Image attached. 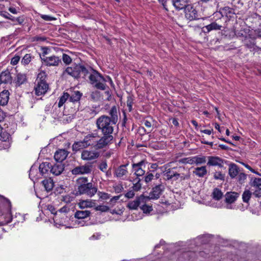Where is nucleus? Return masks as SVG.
Segmentation results:
<instances>
[{
  "instance_id": "1",
  "label": "nucleus",
  "mask_w": 261,
  "mask_h": 261,
  "mask_svg": "<svg viewBox=\"0 0 261 261\" xmlns=\"http://www.w3.org/2000/svg\"><path fill=\"white\" fill-rule=\"evenodd\" d=\"M116 123L109 119V116L101 115L96 121V125L98 129L100 130L103 135L100 139L97 141L95 144L96 148L102 149L109 145L112 143L113 136L112 134L114 131V125Z\"/></svg>"
},
{
  "instance_id": "2",
  "label": "nucleus",
  "mask_w": 261,
  "mask_h": 261,
  "mask_svg": "<svg viewBox=\"0 0 261 261\" xmlns=\"http://www.w3.org/2000/svg\"><path fill=\"white\" fill-rule=\"evenodd\" d=\"M77 194L93 197L97 192V188L86 177H81L76 179Z\"/></svg>"
},
{
  "instance_id": "3",
  "label": "nucleus",
  "mask_w": 261,
  "mask_h": 261,
  "mask_svg": "<svg viewBox=\"0 0 261 261\" xmlns=\"http://www.w3.org/2000/svg\"><path fill=\"white\" fill-rule=\"evenodd\" d=\"M163 176L167 180L173 179L174 180L180 181L189 179L190 176V172L183 167H176L166 170Z\"/></svg>"
},
{
  "instance_id": "4",
  "label": "nucleus",
  "mask_w": 261,
  "mask_h": 261,
  "mask_svg": "<svg viewBox=\"0 0 261 261\" xmlns=\"http://www.w3.org/2000/svg\"><path fill=\"white\" fill-rule=\"evenodd\" d=\"M89 73L88 67L81 64H74L67 67L63 72L62 76L70 75L75 79L83 78L85 79Z\"/></svg>"
},
{
  "instance_id": "5",
  "label": "nucleus",
  "mask_w": 261,
  "mask_h": 261,
  "mask_svg": "<svg viewBox=\"0 0 261 261\" xmlns=\"http://www.w3.org/2000/svg\"><path fill=\"white\" fill-rule=\"evenodd\" d=\"M11 204L9 200L0 196V220L6 223L12 221Z\"/></svg>"
},
{
  "instance_id": "6",
  "label": "nucleus",
  "mask_w": 261,
  "mask_h": 261,
  "mask_svg": "<svg viewBox=\"0 0 261 261\" xmlns=\"http://www.w3.org/2000/svg\"><path fill=\"white\" fill-rule=\"evenodd\" d=\"M89 69L88 75L90 83L96 89L105 90L106 89L107 79L100 74L97 71L94 70L91 67H88Z\"/></svg>"
},
{
  "instance_id": "7",
  "label": "nucleus",
  "mask_w": 261,
  "mask_h": 261,
  "mask_svg": "<svg viewBox=\"0 0 261 261\" xmlns=\"http://www.w3.org/2000/svg\"><path fill=\"white\" fill-rule=\"evenodd\" d=\"M185 15L186 18L189 21L198 20L201 18L196 9L192 5H189L186 7Z\"/></svg>"
},
{
  "instance_id": "8",
  "label": "nucleus",
  "mask_w": 261,
  "mask_h": 261,
  "mask_svg": "<svg viewBox=\"0 0 261 261\" xmlns=\"http://www.w3.org/2000/svg\"><path fill=\"white\" fill-rule=\"evenodd\" d=\"M95 148H96L95 147ZM96 149H84L82 151L81 159L84 161H92L98 158L100 153Z\"/></svg>"
},
{
  "instance_id": "9",
  "label": "nucleus",
  "mask_w": 261,
  "mask_h": 261,
  "mask_svg": "<svg viewBox=\"0 0 261 261\" xmlns=\"http://www.w3.org/2000/svg\"><path fill=\"white\" fill-rule=\"evenodd\" d=\"M92 165L88 163L75 167L71 172L73 175H77L90 174L92 172Z\"/></svg>"
},
{
  "instance_id": "10",
  "label": "nucleus",
  "mask_w": 261,
  "mask_h": 261,
  "mask_svg": "<svg viewBox=\"0 0 261 261\" xmlns=\"http://www.w3.org/2000/svg\"><path fill=\"white\" fill-rule=\"evenodd\" d=\"M224 22L222 19H218L203 28V31L205 33H208L212 31H217L221 30L223 27Z\"/></svg>"
},
{
  "instance_id": "11",
  "label": "nucleus",
  "mask_w": 261,
  "mask_h": 261,
  "mask_svg": "<svg viewBox=\"0 0 261 261\" xmlns=\"http://www.w3.org/2000/svg\"><path fill=\"white\" fill-rule=\"evenodd\" d=\"M146 160H143L137 163L132 164V168L135 172V174L137 176H142L145 173V166L147 164Z\"/></svg>"
},
{
  "instance_id": "12",
  "label": "nucleus",
  "mask_w": 261,
  "mask_h": 261,
  "mask_svg": "<svg viewBox=\"0 0 261 261\" xmlns=\"http://www.w3.org/2000/svg\"><path fill=\"white\" fill-rule=\"evenodd\" d=\"M128 164L121 165L115 169L114 174L118 178L125 179L128 173L127 167Z\"/></svg>"
},
{
  "instance_id": "13",
  "label": "nucleus",
  "mask_w": 261,
  "mask_h": 261,
  "mask_svg": "<svg viewBox=\"0 0 261 261\" xmlns=\"http://www.w3.org/2000/svg\"><path fill=\"white\" fill-rule=\"evenodd\" d=\"M244 45L250 49V51H261V47L255 45L254 39L252 38L249 35L246 36L243 40Z\"/></svg>"
},
{
  "instance_id": "14",
  "label": "nucleus",
  "mask_w": 261,
  "mask_h": 261,
  "mask_svg": "<svg viewBox=\"0 0 261 261\" xmlns=\"http://www.w3.org/2000/svg\"><path fill=\"white\" fill-rule=\"evenodd\" d=\"M207 165L208 166H218L222 168L224 165V160L217 156H208Z\"/></svg>"
},
{
  "instance_id": "15",
  "label": "nucleus",
  "mask_w": 261,
  "mask_h": 261,
  "mask_svg": "<svg viewBox=\"0 0 261 261\" xmlns=\"http://www.w3.org/2000/svg\"><path fill=\"white\" fill-rule=\"evenodd\" d=\"M219 13L221 15V17L220 18L222 19L224 22L226 21V19L224 16L226 18H232L235 14L234 10L229 7H224L221 8Z\"/></svg>"
},
{
  "instance_id": "16",
  "label": "nucleus",
  "mask_w": 261,
  "mask_h": 261,
  "mask_svg": "<svg viewBox=\"0 0 261 261\" xmlns=\"http://www.w3.org/2000/svg\"><path fill=\"white\" fill-rule=\"evenodd\" d=\"M48 89V85L47 83H36L34 88L35 94L40 96L45 94Z\"/></svg>"
},
{
  "instance_id": "17",
  "label": "nucleus",
  "mask_w": 261,
  "mask_h": 261,
  "mask_svg": "<svg viewBox=\"0 0 261 261\" xmlns=\"http://www.w3.org/2000/svg\"><path fill=\"white\" fill-rule=\"evenodd\" d=\"M41 59L43 61L45 65L48 66H58L60 63H61V59L59 57L55 56L46 57L45 58H41Z\"/></svg>"
},
{
  "instance_id": "18",
  "label": "nucleus",
  "mask_w": 261,
  "mask_h": 261,
  "mask_svg": "<svg viewBox=\"0 0 261 261\" xmlns=\"http://www.w3.org/2000/svg\"><path fill=\"white\" fill-rule=\"evenodd\" d=\"M145 197L143 196L138 197L135 200L129 201L127 207L130 210H137L139 206L140 207L142 203H145Z\"/></svg>"
},
{
  "instance_id": "19",
  "label": "nucleus",
  "mask_w": 261,
  "mask_h": 261,
  "mask_svg": "<svg viewBox=\"0 0 261 261\" xmlns=\"http://www.w3.org/2000/svg\"><path fill=\"white\" fill-rule=\"evenodd\" d=\"M0 80L2 84H11L12 82V77L8 70L2 71L0 74Z\"/></svg>"
},
{
  "instance_id": "20",
  "label": "nucleus",
  "mask_w": 261,
  "mask_h": 261,
  "mask_svg": "<svg viewBox=\"0 0 261 261\" xmlns=\"http://www.w3.org/2000/svg\"><path fill=\"white\" fill-rule=\"evenodd\" d=\"M64 170V165L62 163L58 162L51 164L50 172L55 175H59L61 174Z\"/></svg>"
},
{
  "instance_id": "21",
  "label": "nucleus",
  "mask_w": 261,
  "mask_h": 261,
  "mask_svg": "<svg viewBox=\"0 0 261 261\" xmlns=\"http://www.w3.org/2000/svg\"><path fill=\"white\" fill-rule=\"evenodd\" d=\"M163 186L159 185L152 188L151 192L149 194V198L152 199H158L163 191Z\"/></svg>"
},
{
  "instance_id": "22",
  "label": "nucleus",
  "mask_w": 261,
  "mask_h": 261,
  "mask_svg": "<svg viewBox=\"0 0 261 261\" xmlns=\"http://www.w3.org/2000/svg\"><path fill=\"white\" fill-rule=\"evenodd\" d=\"M98 137L97 133L89 134L84 137L83 139L84 142L85 143L88 147L89 146L94 145L95 143H97V141H96L95 139Z\"/></svg>"
},
{
  "instance_id": "23",
  "label": "nucleus",
  "mask_w": 261,
  "mask_h": 261,
  "mask_svg": "<svg viewBox=\"0 0 261 261\" xmlns=\"http://www.w3.org/2000/svg\"><path fill=\"white\" fill-rule=\"evenodd\" d=\"M68 154V152L65 149H59L56 151L54 159L57 162L62 163L66 159Z\"/></svg>"
},
{
  "instance_id": "24",
  "label": "nucleus",
  "mask_w": 261,
  "mask_h": 261,
  "mask_svg": "<svg viewBox=\"0 0 261 261\" xmlns=\"http://www.w3.org/2000/svg\"><path fill=\"white\" fill-rule=\"evenodd\" d=\"M77 205L81 209L94 207L95 206V200L91 199L80 200Z\"/></svg>"
},
{
  "instance_id": "25",
  "label": "nucleus",
  "mask_w": 261,
  "mask_h": 261,
  "mask_svg": "<svg viewBox=\"0 0 261 261\" xmlns=\"http://www.w3.org/2000/svg\"><path fill=\"white\" fill-rule=\"evenodd\" d=\"M109 119L115 123H117L118 120L119 111L116 106H113L109 111Z\"/></svg>"
},
{
  "instance_id": "26",
  "label": "nucleus",
  "mask_w": 261,
  "mask_h": 261,
  "mask_svg": "<svg viewBox=\"0 0 261 261\" xmlns=\"http://www.w3.org/2000/svg\"><path fill=\"white\" fill-rule=\"evenodd\" d=\"M44 190L47 192H50L55 186V183L51 178H45L41 181Z\"/></svg>"
},
{
  "instance_id": "27",
  "label": "nucleus",
  "mask_w": 261,
  "mask_h": 261,
  "mask_svg": "<svg viewBox=\"0 0 261 261\" xmlns=\"http://www.w3.org/2000/svg\"><path fill=\"white\" fill-rule=\"evenodd\" d=\"M51 167V163L47 162H43L39 166V172L42 176H45L46 174H48V171H50Z\"/></svg>"
},
{
  "instance_id": "28",
  "label": "nucleus",
  "mask_w": 261,
  "mask_h": 261,
  "mask_svg": "<svg viewBox=\"0 0 261 261\" xmlns=\"http://www.w3.org/2000/svg\"><path fill=\"white\" fill-rule=\"evenodd\" d=\"M239 196V194L237 192H227L225 195L226 203L228 204H231L234 202Z\"/></svg>"
},
{
  "instance_id": "29",
  "label": "nucleus",
  "mask_w": 261,
  "mask_h": 261,
  "mask_svg": "<svg viewBox=\"0 0 261 261\" xmlns=\"http://www.w3.org/2000/svg\"><path fill=\"white\" fill-rule=\"evenodd\" d=\"M189 0H172V3L176 10H182L185 9L189 4H188Z\"/></svg>"
},
{
  "instance_id": "30",
  "label": "nucleus",
  "mask_w": 261,
  "mask_h": 261,
  "mask_svg": "<svg viewBox=\"0 0 261 261\" xmlns=\"http://www.w3.org/2000/svg\"><path fill=\"white\" fill-rule=\"evenodd\" d=\"M10 93L8 90H4L0 93V105L4 106L7 105L9 99Z\"/></svg>"
},
{
  "instance_id": "31",
  "label": "nucleus",
  "mask_w": 261,
  "mask_h": 261,
  "mask_svg": "<svg viewBox=\"0 0 261 261\" xmlns=\"http://www.w3.org/2000/svg\"><path fill=\"white\" fill-rule=\"evenodd\" d=\"M239 168L235 164H231L229 167L228 173L231 178H234L239 174Z\"/></svg>"
},
{
  "instance_id": "32",
  "label": "nucleus",
  "mask_w": 261,
  "mask_h": 261,
  "mask_svg": "<svg viewBox=\"0 0 261 261\" xmlns=\"http://www.w3.org/2000/svg\"><path fill=\"white\" fill-rule=\"evenodd\" d=\"M91 214L89 211H77L74 214L75 218L78 219H85L88 217Z\"/></svg>"
},
{
  "instance_id": "33",
  "label": "nucleus",
  "mask_w": 261,
  "mask_h": 261,
  "mask_svg": "<svg viewBox=\"0 0 261 261\" xmlns=\"http://www.w3.org/2000/svg\"><path fill=\"white\" fill-rule=\"evenodd\" d=\"M207 170L205 166L197 167L193 171L194 174L199 177H203L207 174Z\"/></svg>"
},
{
  "instance_id": "34",
  "label": "nucleus",
  "mask_w": 261,
  "mask_h": 261,
  "mask_svg": "<svg viewBox=\"0 0 261 261\" xmlns=\"http://www.w3.org/2000/svg\"><path fill=\"white\" fill-rule=\"evenodd\" d=\"M82 95L79 91H74L71 95L69 94V100L72 102H77L80 100Z\"/></svg>"
},
{
  "instance_id": "35",
  "label": "nucleus",
  "mask_w": 261,
  "mask_h": 261,
  "mask_svg": "<svg viewBox=\"0 0 261 261\" xmlns=\"http://www.w3.org/2000/svg\"><path fill=\"white\" fill-rule=\"evenodd\" d=\"M87 147L84 142V140L81 141L76 142L72 145V150L73 151L77 152L81 149L86 148Z\"/></svg>"
},
{
  "instance_id": "36",
  "label": "nucleus",
  "mask_w": 261,
  "mask_h": 261,
  "mask_svg": "<svg viewBox=\"0 0 261 261\" xmlns=\"http://www.w3.org/2000/svg\"><path fill=\"white\" fill-rule=\"evenodd\" d=\"M15 81L16 85L19 86L27 81V76L25 74L18 73L16 75Z\"/></svg>"
},
{
  "instance_id": "37",
  "label": "nucleus",
  "mask_w": 261,
  "mask_h": 261,
  "mask_svg": "<svg viewBox=\"0 0 261 261\" xmlns=\"http://www.w3.org/2000/svg\"><path fill=\"white\" fill-rule=\"evenodd\" d=\"M69 98V94L67 92H64L63 95L59 98L58 107L61 108Z\"/></svg>"
},
{
  "instance_id": "38",
  "label": "nucleus",
  "mask_w": 261,
  "mask_h": 261,
  "mask_svg": "<svg viewBox=\"0 0 261 261\" xmlns=\"http://www.w3.org/2000/svg\"><path fill=\"white\" fill-rule=\"evenodd\" d=\"M135 97L133 95L129 94L127 97L126 105L128 108V112L133 110V105L134 103Z\"/></svg>"
},
{
  "instance_id": "39",
  "label": "nucleus",
  "mask_w": 261,
  "mask_h": 261,
  "mask_svg": "<svg viewBox=\"0 0 261 261\" xmlns=\"http://www.w3.org/2000/svg\"><path fill=\"white\" fill-rule=\"evenodd\" d=\"M251 185L255 188L261 190V178H252L251 179Z\"/></svg>"
},
{
  "instance_id": "40",
  "label": "nucleus",
  "mask_w": 261,
  "mask_h": 261,
  "mask_svg": "<svg viewBox=\"0 0 261 261\" xmlns=\"http://www.w3.org/2000/svg\"><path fill=\"white\" fill-rule=\"evenodd\" d=\"M212 196L214 199L219 200L223 196V193L219 189L215 188L212 193Z\"/></svg>"
},
{
  "instance_id": "41",
  "label": "nucleus",
  "mask_w": 261,
  "mask_h": 261,
  "mask_svg": "<svg viewBox=\"0 0 261 261\" xmlns=\"http://www.w3.org/2000/svg\"><path fill=\"white\" fill-rule=\"evenodd\" d=\"M194 159V164L196 165H200L202 164H204L206 161V156H193Z\"/></svg>"
},
{
  "instance_id": "42",
  "label": "nucleus",
  "mask_w": 261,
  "mask_h": 261,
  "mask_svg": "<svg viewBox=\"0 0 261 261\" xmlns=\"http://www.w3.org/2000/svg\"><path fill=\"white\" fill-rule=\"evenodd\" d=\"M46 75H47L45 72L43 71H41V72H40L38 74L37 78L36 80V83H46L45 80Z\"/></svg>"
},
{
  "instance_id": "43",
  "label": "nucleus",
  "mask_w": 261,
  "mask_h": 261,
  "mask_svg": "<svg viewBox=\"0 0 261 261\" xmlns=\"http://www.w3.org/2000/svg\"><path fill=\"white\" fill-rule=\"evenodd\" d=\"M94 208L95 211H99L100 212H108L110 210L108 206L105 205H96V203L95 206H94Z\"/></svg>"
},
{
  "instance_id": "44",
  "label": "nucleus",
  "mask_w": 261,
  "mask_h": 261,
  "mask_svg": "<svg viewBox=\"0 0 261 261\" xmlns=\"http://www.w3.org/2000/svg\"><path fill=\"white\" fill-rule=\"evenodd\" d=\"M32 56L30 54H25L21 60V63L23 65L29 64L32 60Z\"/></svg>"
},
{
  "instance_id": "45",
  "label": "nucleus",
  "mask_w": 261,
  "mask_h": 261,
  "mask_svg": "<svg viewBox=\"0 0 261 261\" xmlns=\"http://www.w3.org/2000/svg\"><path fill=\"white\" fill-rule=\"evenodd\" d=\"M252 193L249 190H245L242 195L243 201L244 202H248L251 197Z\"/></svg>"
},
{
  "instance_id": "46",
  "label": "nucleus",
  "mask_w": 261,
  "mask_h": 261,
  "mask_svg": "<svg viewBox=\"0 0 261 261\" xmlns=\"http://www.w3.org/2000/svg\"><path fill=\"white\" fill-rule=\"evenodd\" d=\"M140 208L143 211V213L145 214H149L152 211L151 206L147 205L144 203H142L141 205L140 206Z\"/></svg>"
},
{
  "instance_id": "47",
  "label": "nucleus",
  "mask_w": 261,
  "mask_h": 261,
  "mask_svg": "<svg viewBox=\"0 0 261 261\" xmlns=\"http://www.w3.org/2000/svg\"><path fill=\"white\" fill-rule=\"evenodd\" d=\"M10 20L14 22H17L18 24L21 25L24 22L25 18L23 15L18 17L17 18H15L12 16V17L10 18Z\"/></svg>"
},
{
  "instance_id": "48",
  "label": "nucleus",
  "mask_w": 261,
  "mask_h": 261,
  "mask_svg": "<svg viewBox=\"0 0 261 261\" xmlns=\"http://www.w3.org/2000/svg\"><path fill=\"white\" fill-rule=\"evenodd\" d=\"M179 163L182 164H194L193 157L185 158L178 160Z\"/></svg>"
},
{
  "instance_id": "49",
  "label": "nucleus",
  "mask_w": 261,
  "mask_h": 261,
  "mask_svg": "<svg viewBox=\"0 0 261 261\" xmlns=\"http://www.w3.org/2000/svg\"><path fill=\"white\" fill-rule=\"evenodd\" d=\"M97 195L99 196V199H101L102 200H107L110 197V194L103 192H97Z\"/></svg>"
},
{
  "instance_id": "50",
  "label": "nucleus",
  "mask_w": 261,
  "mask_h": 261,
  "mask_svg": "<svg viewBox=\"0 0 261 261\" xmlns=\"http://www.w3.org/2000/svg\"><path fill=\"white\" fill-rule=\"evenodd\" d=\"M224 175L221 172L218 171L214 173V178L216 180H224Z\"/></svg>"
},
{
  "instance_id": "51",
  "label": "nucleus",
  "mask_w": 261,
  "mask_h": 261,
  "mask_svg": "<svg viewBox=\"0 0 261 261\" xmlns=\"http://www.w3.org/2000/svg\"><path fill=\"white\" fill-rule=\"evenodd\" d=\"M62 59L64 63L67 65L70 64L72 62V59L71 57L66 54H63Z\"/></svg>"
},
{
  "instance_id": "52",
  "label": "nucleus",
  "mask_w": 261,
  "mask_h": 261,
  "mask_svg": "<svg viewBox=\"0 0 261 261\" xmlns=\"http://www.w3.org/2000/svg\"><path fill=\"white\" fill-rule=\"evenodd\" d=\"M99 169L102 172H105L108 167V165L106 161H102L98 165Z\"/></svg>"
},
{
  "instance_id": "53",
  "label": "nucleus",
  "mask_w": 261,
  "mask_h": 261,
  "mask_svg": "<svg viewBox=\"0 0 261 261\" xmlns=\"http://www.w3.org/2000/svg\"><path fill=\"white\" fill-rule=\"evenodd\" d=\"M154 175L152 173L147 172L146 175L144 177V181L146 183L151 181L153 178Z\"/></svg>"
},
{
  "instance_id": "54",
  "label": "nucleus",
  "mask_w": 261,
  "mask_h": 261,
  "mask_svg": "<svg viewBox=\"0 0 261 261\" xmlns=\"http://www.w3.org/2000/svg\"><path fill=\"white\" fill-rule=\"evenodd\" d=\"M141 188V184H140V179H139L137 182L134 184L132 187V189L133 191H138L140 190Z\"/></svg>"
},
{
  "instance_id": "55",
  "label": "nucleus",
  "mask_w": 261,
  "mask_h": 261,
  "mask_svg": "<svg viewBox=\"0 0 261 261\" xmlns=\"http://www.w3.org/2000/svg\"><path fill=\"white\" fill-rule=\"evenodd\" d=\"M152 119L151 118L150 119H144L142 121V123H143L145 125V126L148 127V128H151L152 126Z\"/></svg>"
},
{
  "instance_id": "56",
  "label": "nucleus",
  "mask_w": 261,
  "mask_h": 261,
  "mask_svg": "<svg viewBox=\"0 0 261 261\" xmlns=\"http://www.w3.org/2000/svg\"><path fill=\"white\" fill-rule=\"evenodd\" d=\"M20 57L19 56H15L14 57H13L11 61V64L13 65H16L19 61L20 60Z\"/></svg>"
},
{
  "instance_id": "57",
  "label": "nucleus",
  "mask_w": 261,
  "mask_h": 261,
  "mask_svg": "<svg viewBox=\"0 0 261 261\" xmlns=\"http://www.w3.org/2000/svg\"><path fill=\"white\" fill-rule=\"evenodd\" d=\"M246 179V174L244 173H239L238 180L240 182H243Z\"/></svg>"
},
{
  "instance_id": "58",
  "label": "nucleus",
  "mask_w": 261,
  "mask_h": 261,
  "mask_svg": "<svg viewBox=\"0 0 261 261\" xmlns=\"http://www.w3.org/2000/svg\"><path fill=\"white\" fill-rule=\"evenodd\" d=\"M0 15L4 17L5 18L8 19L10 20V18L12 17V15H10L8 12L6 11H1L0 12Z\"/></svg>"
},
{
  "instance_id": "59",
  "label": "nucleus",
  "mask_w": 261,
  "mask_h": 261,
  "mask_svg": "<svg viewBox=\"0 0 261 261\" xmlns=\"http://www.w3.org/2000/svg\"><path fill=\"white\" fill-rule=\"evenodd\" d=\"M41 18L46 21H51L55 20V18L52 16L47 15H41Z\"/></svg>"
},
{
  "instance_id": "60",
  "label": "nucleus",
  "mask_w": 261,
  "mask_h": 261,
  "mask_svg": "<svg viewBox=\"0 0 261 261\" xmlns=\"http://www.w3.org/2000/svg\"><path fill=\"white\" fill-rule=\"evenodd\" d=\"M135 196L134 191L130 190L127 192L125 194V196L127 198H132Z\"/></svg>"
},
{
  "instance_id": "61",
  "label": "nucleus",
  "mask_w": 261,
  "mask_h": 261,
  "mask_svg": "<svg viewBox=\"0 0 261 261\" xmlns=\"http://www.w3.org/2000/svg\"><path fill=\"white\" fill-rule=\"evenodd\" d=\"M253 195L255 197H261V190H256L253 193Z\"/></svg>"
},
{
  "instance_id": "62",
  "label": "nucleus",
  "mask_w": 261,
  "mask_h": 261,
  "mask_svg": "<svg viewBox=\"0 0 261 261\" xmlns=\"http://www.w3.org/2000/svg\"><path fill=\"white\" fill-rule=\"evenodd\" d=\"M213 129H200V132L202 133H204L207 135H211L213 132Z\"/></svg>"
},
{
  "instance_id": "63",
  "label": "nucleus",
  "mask_w": 261,
  "mask_h": 261,
  "mask_svg": "<svg viewBox=\"0 0 261 261\" xmlns=\"http://www.w3.org/2000/svg\"><path fill=\"white\" fill-rule=\"evenodd\" d=\"M8 10L12 13L16 14L18 13V10L14 7H10L9 8Z\"/></svg>"
},
{
  "instance_id": "64",
  "label": "nucleus",
  "mask_w": 261,
  "mask_h": 261,
  "mask_svg": "<svg viewBox=\"0 0 261 261\" xmlns=\"http://www.w3.org/2000/svg\"><path fill=\"white\" fill-rule=\"evenodd\" d=\"M201 143L202 144H206V145H210L211 147L213 146V143L212 142H208V141H206L204 140V138H202L201 140Z\"/></svg>"
}]
</instances>
